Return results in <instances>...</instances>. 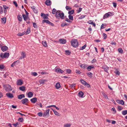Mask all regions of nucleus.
<instances>
[{
    "label": "nucleus",
    "instance_id": "obj_55",
    "mask_svg": "<svg viewBox=\"0 0 127 127\" xmlns=\"http://www.w3.org/2000/svg\"><path fill=\"white\" fill-rule=\"evenodd\" d=\"M67 25V24L66 23H63L61 24V26L62 27H64Z\"/></svg>",
    "mask_w": 127,
    "mask_h": 127
},
{
    "label": "nucleus",
    "instance_id": "obj_35",
    "mask_svg": "<svg viewBox=\"0 0 127 127\" xmlns=\"http://www.w3.org/2000/svg\"><path fill=\"white\" fill-rule=\"evenodd\" d=\"M69 19L70 20L73 21V17L72 15H69L68 16Z\"/></svg>",
    "mask_w": 127,
    "mask_h": 127
},
{
    "label": "nucleus",
    "instance_id": "obj_6",
    "mask_svg": "<svg viewBox=\"0 0 127 127\" xmlns=\"http://www.w3.org/2000/svg\"><path fill=\"white\" fill-rule=\"evenodd\" d=\"M50 109H48L46 110V111L44 112L43 114V117H48L49 116Z\"/></svg>",
    "mask_w": 127,
    "mask_h": 127
},
{
    "label": "nucleus",
    "instance_id": "obj_63",
    "mask_svg": "<svg viewBox=\"0 0 127 127\" xmlns=\"http://www.w3.org/2000/svg\"><path fill=\"white\" fill-rule=\"evenodd\" d=\"M48 16L47 15H45L43 17V18L44 19H48V18L47 17Z\"/></svg>",
    "mask_w": 127,
    "mask_h": 127
},
{
    "label": "nucleus",
    "instance_id": "obj_22",
    "mask_svg": "<svg viewBox=\"0 0 127 127\" xmlns=\"http://www.w3.org/2000/svg\"><path fill=\"white\" fill-rule=\"evenodd\" d=\"M42 44L43 46L45 47H46L47 46V44L45 41H42Z\"/></svg>",
    "mask_w": 127,
    "mask_h": 127
},
{
    "label": "nucleus",
    "instance_id": "obj_39",
    "mask_svg": "<svg viewBox=\"0 0 127 127\" xmlns=\"http://www.w3.org/2000/svg\"><path fill=\"white\" fill-rule=\"evenodd\" d=\"M65 8L67 10H68L71 9L72 8L70 6L67 5L65 7Z\"/></svg>",
    "mask_w": 127,
    "mask_h": 127
},
{
    "label": "nucleus",
    "instance_id": "obj_30",
    "mask_svg": "<svg viewBox=\"0 0 127 127\" xmlns=\"http://www.w3.org/2000/svg\"><path fill=\"white\" fill-rule=\"evenodd\" d=\"M40 73L42 75H48L49 73L46 71H43L40 72Z\"/></svg>",
    "mask_w": 127,
    "mask_h": 127
},
{
    "label": "nucleus",
    "instance_id": "obj_10",
    "mask_svg": "<svg viewBox=\"0 0 127 127\" xmlns=\"http://www.w3.org/2000/svg\"><path fill=\"white\" fill-rule=\"evenodd\" d=\"M7 97L9 98H11L14 97L13 95L10 93H8L6 94Z\"/></svg>",
    "mask_w": 127,
    "mask_h": 127
},
{
    "label": "nucleus",
    "instance_id": "obj_19",
    "mask_svg": "<svg viewBox=\"0 0 127 127\" xmlns=\"http://www.w3.org/2000/svg\"><path fill=\"white\" fill-rule=\"evenodd\" d=\"M22 56L20 57V59H22L26 57V55L24 52L23 51L21 52Z\"/></svg>",
    "mask_w": 127,
    "mask_h": 127
},
{
    "label": "nucleus",
    "instance_id": "obj_8",
    "mask_svg": "<svg viewBox=\"0 0 127 127\" xmlns=\"http://www.w3.org/2000/svg\"><path fill=\"white\" fill-rule=\"evenodd\" d=\"M55 71L57 73H63L64 72V71L61 69L58 68H55Z\"/></svg>",
    "mask_w": 127,
    "mask_h": 127
},
{
    "label": "nucleus",
    "instance_id": "obj_33",
    "mask_svg": "<svg viewBox=\"0 0 127 127\" xmlns=\"http://www.w3.org/2000/svg\"><path fill=\"white\" fill-rule=\"evenodd\" d=\"M74 12V10L69 11L68 12V14L69 15H71L73 14Z\"/></svg>",
    "mask_w": 127,
    "mask_h": 127
},
{
    "label": "nucleus",
    "instance_id": "obj_41",
    "mask_svg": "<svg viewBox=\"0 0 127 127\" xmlns=\"http://www.w3.org/2000/svg\"><path fill=\"white\" fill-rule=\"evenodd\" d=\"M122 114L123 115H125L127 114V110L123 111H122Z\"/></svg>",
    "mask_w": 127,
    "mask_h": 127
},
{
    "label": "nucleus",
    "instance_id": "obj_26",
    "mask_svg": "<svg viewBox=\"0 0 127 127\" xmlns=\"http://www.w3.org/2000/svg\"><path fill=\"white\" fill-rule=\"evenodd\" d=\"M88 23L89 24L93 25L94 27H95V24L94 23H93L92 21L90 20L88 22Z\"/></svg>",
    "mask_w": 127,
    "mask_h": 127
},
{
    "label": "nucleus",
    "instance_id": "obj_43",
    "mask_svg": "<svg viewBox=\"0 0 127 127\" xmlns=\"http://www.w3.org/2000/svg\"><path fill=\"white\" fill-rule=\"evenodd\" d=\"M120 104L122 105H124V102L122 100H120Z\"/></svg>",
    "mask_w": 127,
    "mask_h": 127
},
{
    "label": "nucleus",
    "instance_id": "obj_3",
    "mask_svg": "<svg viewBox=\"0 0 127 127\" xmlns=\"http://www.w3.org/2000/svg\"><path fill=\"white\" fill-rule=\"evenodd\" d=\"M71 44L73 46L76 47L78 46V42L77 40L73 39L71 41Z\"/></svg>",
    "mask_w": 127,
    "mask_h": 127
},
{
    "label": "nucleus",
    "instance_id": "obj_18",
    "mask_svg": "<svg viewBox=\"0 0 127 127\" xmlns=\"http://www.w3.org/2000/svg\"><path fill=\"white\" fill-rule=\"evenodd\" d=\"M1 23L2 24H4L6 22V17H4L1 19Z\"/></svg>",
    "mask_w": 127,
    "mask_h": 127
},
{
    "label": "nucleus",
    "instance_id": "obj_59",
    "mask_svg": "<svg viewBox=\"0 0 127 127\" xmlns=\"http://www.w3.org/2000/svg\"><path fill=\"white\" fill-rule=\"evenodd\" d=\"M82 10V8H79L77 11V13H79Z\"/></svg>",
    "mask_w": 127,
    "mask_h": 127
},
{
    "label": "nucleus",
    "instance_id": "obj_21",
    "mask_svg": "<svg viewBox=\"0 0 127 127\" xmlns=\"http://www.w3.org/2000/svg\"><path fill=\"white\" fill-rule=\"evenodd\" d=\"M102 68L106 72H108V69L109 67L105 65H103L102 66Z\"/></svg>",
    "mask_w": 127,
    "mask_h": 127
},
{
    "label": "nucleus",
    "instance_id": "obj_9",
    "mask_svg": "<svg viewBox=\"0 0 127 127\" xmlns=\"http://www.w3.org/2000/svg\"><path fill=\"white\" fill-rule=\"evenodd\" d=\"M17 84L18 86H21L23 83V81L21 79L18 80L17 81Z\"/></svg>",
    "mask_w": 127,
    "mask_h": 127
},
{
    "label": "nucleus",
    "instance_id": "obj_1",
    "mask_svg": "<svg viewBox=\"0 0 127 127\" xmlns=\"http://www.w3.org/2000/svg\"><path fill=\"white\" fill-rule=\"evenodd\" d=\"M56 16L58 19L60 18L63 19L64 18V13L60 11H58L56 12Z\"/></svg>",
    "mask_w": 127,
    "mask_h": 127
},
{
    "label": "nucleus",
    "instance_id": "obj_34",
    "mask_svg": "<svg viewBox=\"0 0 127 127\" xmlns=\"http://www.w3.org/2000/svg\"><path fill=\"white\" fill-rule=\"evenodd\" d=\"M43 23H46L47 24H50L51 23L48 20H44L43 21Z\"/></svg>",
    "mask_w": 127,
    "mask_h": 127
},
{
    "label": "nucleus",
    "instance_id": "obj_14",
    "mask_svg": "<svg viewBox=\"0 0 127 127\" xmlns=\"http://www.w3.org/2000/svg\"><path fill=\"white\" fill-rule=\"evenodd\" d=\"M84 93L82 91H80L78 94V96L81 98H83V95Z\"/></svg>",
    "mask_w": 127,
    "mask_h": 127
},
{
    "label": "nucleus",
    "instance_id": "obj_16",
    "mask_svg": "<svg viewBox=\"0 0 127 127\" xmlns=\"http://www.w3.org/2000/svg\"><path fill=\"white\" fill-rule=\"evenodd\" d=\"M45 4L48 6H50L51 4V1L50 0H46L45 2Z\"/></svg>",
    "mask_w": 127,
    "mask_h": 127
},
{
    "label": "nucleus",
    "instance_id": "obj_4",
    "mask_svg": "<svg viewBox=\"0 0 127 127\" xmlns=\"http://www.w3.org/2000/svg\"><path fill=\"white\" fill-rule=\"evenodd\" d=\"M9 56V53L6 52L3 54L1 53L0 55V57L2 59L4 58H8Z\"/></svg>",
    "mask_w": 127,
    "mask_h": 127
},
{
    "label": "nucleus",
    "instance_id": "obj_50",
    "mask_svg": "<svg viewBox=\"0 0 127 127\" xmlns=\"http://www.w3.org/2000/svg\"><path fill=\"white\" fill-rule=\"evenodd\" d=\"M65 20V21L68 22L70 23H71L72 22V21L67 18H66Z\"/></svg>",
    "mask_w": 127,
    "mask_h": 127
},
{
    "label": "nucleus",
    "instance_id": "obj_49",
    "mask_svg": "<svg viewBox=\"0 0 127 127\" xmlns=\"http://www.w3.org/2000/svg\"><path fill=\"white\" fill-rule=\"evenodd\" d=\"M56 10L55 8H53L52 10V13L54 14H55V13H56Z\"/></svg>",
    "mask_w": 127,
    "mask_h": 127
},
{
    "label": "nucleus",
    "instance_id": "obj_2",
    "mask_svg": "<svg viewBox=\"0 0 127 127\" xmlns=\"http://www.w3.org/2000/svg\"><path fill=\"white\" fill-rule=\"evenodd\" d=\"M3 89L6 92H9L11 91L12 89L10 85L8 84L4 85L3 86Z\"/></svg>",
    "mask_w": 127,
    "mask_h": 127
},
{
    "label": "nucleus",
    "instance_id": "obj_31",
    "mask_svg": "<svg viewBox=\"0 0 127 127\" xmlns=\"http://www.w3.org/2000/svg\"><path fill=\"white\" fill-rule=\"evenodd\" d=\"M23 17L24 20H25L26 21L28 19V15H26L25 14H23Z\"/></svg>",
    "mask_w": 127,
    "mask_h": 127
},
{
    "label": "nucleus",
    "instance_id": "obj_13",
    "mask_svg": "<svg viewBox=\"0 0 127 127\" xmlns=\"http://www.w3.org/2000/svg\"><path fill=\"white\" fill-rule=\"evenodd\" d=\"M3 8L4 9V11L5 14V15L7 12L6 9H8L9 8L8 6H7L5 5H3Z\"/></svg>",
    "mask_w": 127,
    "mask_h": 127
},
{
    "label": "nucleus",
    "instance_id": "obj_17",
    "mask_svg": "<svg viewBox=\"0 0 127 127\" xmlns=\"http://www.w3.org/2000/svg\"><path fill=\"white\" fill-rule=\"evenodd\" d=\"M60 43L62 44H64L66 42V40L63 39H60L59 40Z\"/></svg>",
    "mask_w": 127,
    "mask_h": 127
},
{
    "label": "nucleus",
    "instance_id": "obj_7",
    "mask_svg": "<svg viewBox=\"0 0 127 127\" xmlns=\"http://www.w3.org/2000/svg\"><path fill=\"white\" fill-rule=\"evenodd\" d=\"M81 82L83 84L86 86L87 87L89 88L90 87V86L89 84L86 81L83 79H81L80 80Z\"/></svg>",
    "mask_w": 127,
    "mask_h": 127
},
{
    "label": "nucleus",
    "instance_id": "obj_53",
    "mask_svg": "<svg viewBox=\"0 0 127 127\" xmlns=\"http://www.w3.org/2000/svg\"><path fill=\"white\" fill-rule=\"evenodd\" d=\"M25 33L24 32L22 33L19 32L17 34V35L19 36H22Z\"/></svg>",
    "mask_w": 127,
    "mask_h": 127
},
{
    "label": "nucleus",
    "instance_id": "obj_38",
    "mask_svg": "<svg viewBox=\"0 0 127 127\" xmlns=\"http://www.w3.org/2000/svg\"><path fill=\"white\" fill-rule=\"evenodd\" d=\"M80 66L81 67L83 68H85L86 66L85 64H80Z\"/></svg>",
    "mask_w": 127,
    "mask_h": 127
},
{
    "label": "nucleus",
    "instance_id": "obj_40",
    "mask_svg": "<svg viewBox=\"0 0 127 127\" xmlns=\"http://www.w3.org/2000/svg\"><path fill=\"white\" fill-rule=\"evenodd\" d=\"M18 120L20 122H22L24 121V119L22 118H19L18 119Z\"/></svg>",
    "mask_w": 127,
    "mask_h": 127
},
{
    "label": "nucleus",
    "instance_id": "obj_46",
    "mask_svg": "<svg viewBox=\"0 0 127 127\" xmlns=\"http://www.w3.org/2000/svg\"><path fill=\"white\" fill-rule=\"evenodd\" d=\"M0 13L2 14L3 13V9L2 7L1 6H0Z\"/></svg>",
    "mask_w": 127,
    "mask_h": 127
},
{
    "label": "nucleus",
    "instance_id": "obj_60",
    "mask_svg": "<svg viewBox=\"0 0 127 127\" xmlns=\"http://www.w3.org/2000/svg\"><path fill=\"white\" fill-rule=\"evenodd\" d=\"M30 32V29H27L26 32V34H28Z\"/></svg>",
    "mask_w": 127,
    "mask_h": 127
},
{
    "label": "nucleus",
    "instance_id": "obj_44",
    "mask_svg": "<svg viewBox=\"0 0 127 127\" xmlns=\"http://www.w3.org/2000/svg\"><path fill=\"white\" fill-rule=\"evenodd\" d=\"M4 68V66L3 64H1L0 65V70H2Z\"/></svg>",
    "mask_w": 127,
    "mask_h": 127
},
{
    "label": "nucleus",
    "instance_id": "obj_36",
    "mask_svg": "<svg viewBox=\"0 0 127 127\" xmlns=\"http://www.w3.org/2000/svg\"><path fill=\"white\" fill-rule=\"evenodd\" d=\"M46 81V80H40L39 81V82L40 83V84H44V82Z\"/></svg>",
    "mask_w": 127,
    "mask_h": 127
},
{
    "label": "nucleus",
    "instance_id": "obj_42",
    "mask_svg": "<svg viewBox=\"0 0 127 127\" xmlns=\"http://www.w3.org/2000/svg\"><path fill=\"white\" fill-rule=\"evenodd\" d=\"M66 71L67 73L70 74L71 73V70L70 69H66Z\"/></svg>",
    "mask_w": 127,
    "mask_h": 127
},
{
    "label": "nucleus",
    "instance_id": "obj_61",
    "mask_svg": "<svg viewBox=\"0 0 127 127\" xmlns=\"http://www.w3.org/2000/svg\"><path fill=\"white\" fill-rule=\"evenodd\" d=\"M123 53V50L122 49V48H120V53H121L122 54Z\"/></svg>",
    "mask_w": 127,
    "mask_h": 127
},
{
    "label": "nucleus",
    "instance_id": "obj_57",
    "mask_svg": "<svg viewBox=\"0 0 127 127\" xmlns=\"http://www.w3.org/2000/svg\"><path fill=\"white\" fill-rule=\"evenodd\" d=\"M105 25H104V24H102L101 26L100 29H104L105 28Z\"/></svg>",
    "mask_w": 127,
    "mask_h": 127
},
{
    "label": "nucleus",
    "instance_id": "obj_29",
    "mask_svg": "<svg viewBox=\"0 0 127 127\" xmlns=\"http://www.w3.org/2000/svg\"><path fill=\"white\" fill-rule=\"evenodd\" d=\"M87 75L89 77L92 78L93 77V74L91 72H89L86 73Z\"/></svg>",
    "mask_w": 127,
    "mask_h": 127
},
{
    "label": "nucleus",
    "instance_id": "obj_54",
    "mask_svg": "<svg viewBox=\"0 0 127 127\" xmlns=\"http://www.w3.org/2000/svg\"><path fill=\"white\" fill-rule=\"evenodd\" d=\"M65 52L68 55H70L71 53L70 51L69 50H66L65 51Z\"/></svg>",
    "mask_w": 127,
    "mask_h": 127
},
{
    "label": "nucleus",
    "instance_id": "obj_11",
    "mask_svg": "<svg viewBox=\"0 0 127 127\" xmlns=\"http://www.w3.org/2000/svg\"><path fill=\"white\" fill-rule=\"evenodd\" d=\"M61 86L59 82L57 83L55 85V87L57 89H59L61 88Z\"/></svg>",
    "mask_w": 127,
    "mask_h": 127
},
{
    "label": "nucleus",
    "instance_id": "obj_45",
    "mask_svg": "<svg viewBox=\"0 0 127 127\" xmlns=\"http://www.w3.org/2000/svg\"><path fill=\"white\" fill-rule=\"evenodd\" d=\"M31 74L33 76H36L37 75V73L35 72H32Z\"/></svg>",
    "mask_w": 127,
    "mask_h": 127
},
{
    "label": "nucleus",
    "instance_id": "obj_23",
    "mask_svg": "<svg viewBox=\"0 0 127 127\" xmlns=\"http://www.w3.org/2000/svg\"><path fill=\"white\" fill-rule=\"evenodd\" d=\"M19 89L22 91H24L26 90V87L23 86H22L19 87Z\"/></svg>",
    "mask_w": 127,
    "mask_h": 127
},
{
    "label": "nucleus",
    "instance_id": "obj_64",
    "mask_svg": "<svg viewBox=\"0 0 127 127\" xmlns=\"http://www.w3.org/2000/svg\"><path fill=\"white\" fill-rule=\"evenodd\" d=\"M115 73H116V74H117L118 75H119V71L117 69H115Z\"/></svg>",
    "mask_w": 127,
    "mask_h": 127
},
{
    "label": "nucleus",
    "instance_id": "obj_32",
    "mask_svg": "<svg viewBox=\"0 0 127 127\" xmlns=\"http://www.w3.org/2000/svg\"><path fill=\"white\" fill-rule=\"evenodd\" d=\"M94 68V66L93 65H90L88 66L87 67V69L89 71H90L92 68Z\"/></svg>",
    "mask_w": 127,
    "mask_h": 127
},
{
    "label": "nucleus",
    "instance_id": "obj_52",
    "mask_svg": "<svg viewBox=\"0 0 127 127\" xmlns=\"http://www.w3.org/2000/svg\"><path fill=\"white\" fill-rule=\"evenodd\" d=\"M86 16V15H82V16H81L79 17L78 18L79 19H82L84 18Z\"/></svg>",
    "mask_w": 127,
    "mask_h": 127
},
{
    "label": "nucleus",
    "instance_id": "obj_56",
    "mask_svg": "<svg viewBox=\"0 0 127 127\" xmlns=\"http://www.w3.org/2000/svg\"><path fill=\"white\" fill-rule=\"evenodd\" d=\"M103 35L104 37V39H105L107 37V35L105 33H104L103 34Z\"/></svg>",
    "mask_w": 127,
    "mask_h": 127
},
{
    "label": "nucleus",
    "instance_id": "obj_12",
    "mask_svg": "<svg viewBox=\"0 0 127 127\" xmlns=\"http://www.w3.org/2000/svg\"><path fill=\"white\" fill-rule=\"evenodd\" d=\"M8 49V47L6 46H3L1 47V50L3 52L6 51Z\"/></svg>",
    "mask_w": 127,
    "mask_h": 127
},
{
    "label": "nucleus",
    "instance_id": "obj_5",
    "mask_svg": "<svg viewBox=\"0 0 127 127\" xmlns=\"http://www.w3.org/2000/svg\"><path fill=\"white\" fill-rule=\"evenodd\" d=\"M114 14V13L113 12H109L107 13H106L103 16V18L104 19H105L108 17H109L112 16Z\"/></svg>",
    "mask_w": 127,
    "mask_h": 127
},
{
    "label": "nucleus",
    "instance_id": "obj_24",
    "mask_svg": "<svg viewBox=\"0 0 127 127\" xmlns=\"http://www.w3.org/2000/svg\"><path fill=\"white\" fill-rule=\"evenodd\" d=\"M54 112V114L57 116H60V114L57 111H56L55 110H53L52 108L51 109Z\"/></svg>",
    "mask_w": 127,
    "mask_h": 127
},
{
    "label": "nucleus",
    "instance_id": "obj_25",
    "mask_svg": "<svg viewBox=\"0 0 127 127\" xmlns=\"http://www.w3.org/2000/svg\"><path fill=\"white\" fill-rule=\"evenodd\" d=\"M28 100L27 98H25L22 100L21 101L23 104H25V103L28 102Z\"/></svg>",
    "mask_w": 127,
    "mask_h": 127
},
{
    "label": "nucleus",
    "instance_id": "obj_37",
    "mask_svg": "<svg viewBox=\"0 0 127 127\" xmlns=\"http://www.w3.org/2000/svg\"><path fill=\"white\" fill-rule=\"evenodd\" d=\"M17 18L18 20L20 21H21L22 20V18L21 16V15H19L17 16Z\"/></svg>",
    "mask_w": 127,
    "mask_h": 127
},
{
    "label": "nucleus",
    "instance_id": "obj_15",
    "mask_svg": "<svg viewBox=\"0 0 127 127\" xmlns=\"http://www.w3.org/2000/svg\"><path fill=\"white\" fill-rule=\"evenodd\" d=\"M31 101L33 103H35L37 101V98L36 97H35L31 99Z\"/></svg>",
    "mask_w": 127,
    "mask_h": 127
},
{
    "label": "nucleus",
    "instance_id": "obj_58",
    "mask_svg": "<svg viewBox=\"0 0 127 127\" xmlns=\"http://www.w3.org/2000/svg\"><path fill=\"white\" fill-rule=\"evenodd\" d=\"M76 72L78 74H80L81 73L80 71L79 70H77V69L76 70Z\"/></svg>",
    "mask_w": 127,
    "mask_h": 127
},
{
    "label": "nucleus",
    "instance_id": "obj_51",
    "mask_svg": "<svg viewBox=\"0 0 127 127\" xmlns=\"http://www.w3.org/2000/svg\"><path fill=\"white\" fill-rule=\"evenodd\" d=\"M37 115L39 117H42L43 115V113L41 112L38 113H37Z\"/></svg>",
    "mask_w": 127,
    "mask_h": 127
},
{
    "label": "nucleus",
    "instance_id": "obj_62",
    "mask_svg": "<svg viewBox=\"0 0 127 127\" xmlns=\"http://www.w3.org/2000/svg\"><path fill=\"white\" fill-rule=\"evenodd\" d=\"M19 125V124L18 123H16L15 124H13V125H14L15 127H18L17 126Z\"/></svg>",
    "mask_w": 127,
    "mask_h": 127
},
{
    "label": "nucleus",
    "instance_id": "obj_27",
    "mask_svg": "<svg viewBox=\"0 0 127 127\" xmlns=\"http://www.w3.org/2000/svg\"><path fill=\"white\" fill-rule=\"evenodd\" d=\"M25 97V96L24 94L20 95L18 96V98L19 99H21L23 98H24Z\"/></svg>",
    "mask_w": 127,
    "mask_h": 127
},
{
    "label": "nucleus",
    "instance_id": "obj_28",
    "mask_svg": "<svg viewBox=\"0 0 127 127\" xmlns=\"http://www.w3.org/2000/svg\"><path fill=\"white\" fill-rule=\"evenodd\" d=\"M71 125L70 123H67L65 124L64 125V127H70Z\"/></svg>",
    "mask_w": 127,
    "mask_h": 127
},
{
    "label": "nucleus",
    "instance_id": "obj_20",
    "mask_svg": "<svg viewBox=\"0 0 127 127\" xmlns=\"http://www.w3.org/2000/svg\"><path fill=\"white\" fill-rule=\"evenodd\" d=\"M27 95L28 97L31 98L33 96V94L32 92H30L28 93Z\"/></svg>",
    "mask_w": 127,
    "mask_h": 127
},
{
    "label": "nucleus",
    "instance_id": "obj_48",
    "mask_svg": "<svg viewBox=\"0 0 127 127\" xmlns=\"http://www.w3.org/2000/svg\"><path fill=\"white\" fill-rule=\"evenodd\" d=\"M86 46V44L85 45L81 47L80 48V49L81 50H83L85 49Z\"/></svg>",
    "mask_w": 127,
    "mask_h": 127
},
{
    "label": "nucleus",
    "instance_id": "obj_47",
    "mask_svg": "<svg viewBox=\"0 0 127 127\" xmlns=\"http://www.w3.org/2000/svg\"><path fill=\"white\" fill-rule=\"evenodd\" d=\"M75 84H72L70 85V86H69V87L71 88H72L75 87Z\"/></svg>",
    "mask_w": 127,
    "mask_h": 127
}]
</instances>
